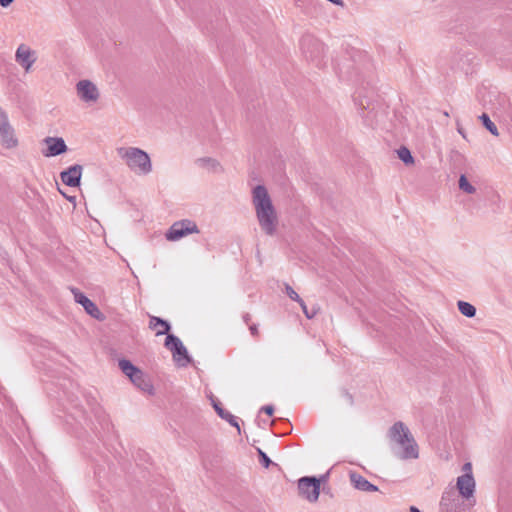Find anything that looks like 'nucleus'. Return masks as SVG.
Instances as JSON below:
<instances>
[{
	"label": "nucleus",
	"mask_w": 512,
	"mask_h": 512,
	"mask_svg": "<svg viewBox=\"0 0 512 512\" xmlns=\"http://www.w3.org/2000/svg\"><path fill=\"white\" fill-rule=\"evenodd\" d=\"M300 495L309 502H316L320 495V480L316 477H302L298 480Z\"/></svg>",
	"instance_id": "nucleus-8"
},
{
	"label": "nucleus",
	"mask_w": 512,
	"mask_h": 512,
	"mask_svg": "<svg viewBox=\"0 0 512 512\" xmlns=\"http://www.w3.org/2000/svg\"><path fill=\"white\" fill-rule=\"evenodd\" d=\"M479 119L482 121V124L485 126V128L494 136H498V129L496 125L491 121L489 116L485 113H483Z\"/></svg>",
	"instance_id": "nucleus-25"
},
{
	"label": "nucleus",
	"mask_w": 512,
	"mask_h": 512,
	"mask_svg": "<svg viewBox=\"0 0 512 512\" xmlns=\"http://www.w3.org/2000/svg\"><path fill=\"white\" fill-rule=\"evenodd\" d=\"M463 474L456 479V488L459 496L467 503L469 508L473 507L476 503V481L473 475L472 464L466 462L462 466Z\"/></svg>",
	"instance_id": "nucleus-4"
},
{
	"label": "nucleus",
	"mask_w": 512,
	"mask_h": 512,
	"mask_svg": "<svg viewBox=\"0 0 512 512\" xmlns=\"http://www.w3.org/2000/svg\"><path fill=\"white\" fill-rule=\"evenodd\" d=\"M214 409L216 411V413L219 415V411H223L224 409L221 407L220 403H218L217 405H214Z\"/></svg>",
	"instance_id": "nucleus-34"
},
{
	"label": "nucleus",
	"mask_w": 512,
	"mask_h": 512,
	"mask_svg": "<svg viewBox=\"0 0 512 512\" xmlns=\"http://www.w3.org/2000/svg\"><path fill=\"white\" fill-rule=\"evenodd\" d=\"M301 48L303 53L311 60L317 58L318 54L323 49L322 44L311 37L303 38L301 42Z\"/></svg>",
	"instance_id": "nucleus-12"
},
{
	"label": "nucleus",
	"mask_w": 512,
	"mask_h": 512,
	"mask_svg": "<svg viewBox=\"0 0 512 512\" xmlns=\"http://www.w3.org/2000/svg\"><path fill=\"white\" fill-rule=\"evenodd\" d=\"M442 512H468L469 507L460 496L455 495L453 490L444 491L440 501Z\"/></svg>",
	"instance_id": "nucleus-9"
},
{
	"label": "nucleus",
	"mask_w": 512,
	"mask_h": 512,
	"mask_svg": "<svg viewBox=\"0 0 512 512\" xmlns=\"http://www.w3.org/2000/svg\"><path fill=\"white\" fill-rule=\"evenodd\" d=\"M199 233L197 224L189 219L174 222L165 234L168 241H178L183 237Z\"/></svg>",
	"instance_id": "nucleus-7"
},
{
	"label": "nucleus",
	"mask_w": 512,
	"mask_h": 512,
	"mask_svg": "<svg viewBox=\"0 0 512 512\" xmlns=\"http://www.w3.org/2000/svg\"><path fill=\"white\" fill-rule=\"evenodd\" d=\"M457 130H458L459 134H460L464 139H466V134H465V132L463 131V129H462V128H460V127H458V129H457Z\"/></svg>",
	"instance_id": "nucleus-35"
},
{
	"label": "nucleus",
	"mask_w": 512,
	"mask_h": 512,
	"mask_svg": "<svg viewBox=\"0 0 512 512\" xmlns=\"http://www.w3.org/2000/svg\"><path fill=\"white\" fill-rule=\"evenodd\" d=\"M285 291H286V294L288 295V297L290 299H292L293 301H295L297 303H301L303 301V299L298 295V293L291 286L286 285Z\"/></svg>",
	"instance_id": "nucleus-27"
},
{
	"label": "nucleus",
	"mask_w": 512,
	"mask_h": 512,
	"mask_svg": "<svg viewBox=\"0 0 512 512\" xmlns=\"http://www.w3.org/2000/svg\"><path fill=\"white\" fill-rule=\"evenodd\" d=\"M45 143L47 145V150L44 152V155L47 157L57 156L67 150L65 141L62 138L48 137L45 139Z\"/></svg>",
	"instance_id": "nucleus-13"
},
{
	"label": "nucleus",
	"mask_w": 512,
	"mask_h": 512,
	"mask_svg": "<svg viewBox=\"0 0 512 512\" xmlns=\"http://www.w3.org/2000/svg\"><path fill=\"white\" fill-rule=\"evenodd\" d=\"M457 307L465 317L472 318L476 315V308L469 302L460 300L457 302Z\"/></svg>",
	"instance_id": "nucleus-21"
},
{
	"label": "nucleus",
	"mask_w": 512,
	"mask_h": 512,
	"mask_svg": "<svg viewBox=\"0 0 512 512\" xmlns=\"http://www.w3.org/2000/svg\"><path fill=\"white\" fill-rule=\"evenodd\" d=\"M196 165L210 173H218L223 171L220 162L212 157L198 158L196 160Z\"/></svg>",
	"instance_id": "nucleus-16"
},
{
	"label": "nucleus",
	"mask_w": 512,
	"mask_h": 512,
	"mask_svg": "<svg viewBox=\"0 0 512 512\" xmlns=\"http://www.w3.org/2000/svg\"><path fill=\"white\" fill-rule=\"evenodd\" d=\"M130 381L141 391L149 395H154V386L142 370L135 374Z\"/></svg>",
	"instance_id": "nucleus-14"
},
{
	"label": "nucleus",
	"mask_w": 512,
	"mask_h": 512,
	"mask_svg": "<svg viewBox=\"0 0 512 512\" xmlns=\"http://www.w3.org/2000/svg\"><path fill=\"white\" fill-rule=\"evenodd\" d=\"M459 189L466 194H474L476 192V188L468 181L464 174L460 175Z\"/></svg>",
	"instance_id": "nucleus-24"
},
{
	"label": "nucleus",
	"mask_w": 512,
	"mask_h": 512,
	"mask_svg": "<svg viewBox=\"0 0 512 512\" xmlns=\"http://www.w3.org/2000/svg\"><path fill=\"white\" fill-rule=\"evenodd\" d=\"M18 139L15 136L14 131L0 134V145L5 149H11L16 147Z\"/></svg>",
	"instance_id": "nucleus-19"
},
{
	"label": "nucleus",
	"mask_w": 512,
	"mask_h": 512,
	"mask_svg": "<svg viewBox=\"0 0 512 512\" xmlns=\"http://www.w3.org/2000/svg\"><path fill=\"white\" fill-rule=\"evenodd\" d=\"M244 320H245L246 322H248V321H249V315H246V316L244 317Z\"/></svg>",
	"instance_id": "nucleus-38"
},
{
	"label": "nucleus",
	"mask_w": 512,
	"mask_h": 512,
	"mask_svg": "<svg viewBox=\"0 0 512 512\" xmlns=\"http://www.w3.org/2000/svg\"><path fill=\"white\" fill-rule=\"evenodd\" d=\"M261 411L265 412L267 415L271 416L274 412V408L271 405H266L261 408Z\"/></svg>",
	"instance_id": "nucleus-30"
},
{
	"label": "nucleus",
	"mask_w": 512,
	"mask_h": 512,
	"mask_svg": "<svg viewBox=\"0 0 512 512\" xmlns=\"http://www.w3.org/2000/svg\"><path fill=\"white\" fill-rule=\"evenodd\" d=\"M258 452L261 459V463L265 468H268L271 463L270 458L262 450L259 449Z\"/></svg>",
	"instance_id": "nucleus-29"
},
{
	"label": "nucleus",
	"mask_w": 512,
	"mask_h": 512,
	"mask_svg": "<svg viewBox=\"0 0 512 512\" xmlns=\"http://www.w3.org/2000/svg\"><path fill=\"white\" fill-rule=\"evenodd\" d=\"M397 155H398L399 159L406 165L414 164V158H413L410 150L407 147H404V146L400 147L397 150Z\"/></svg>",
	"instance_id": "nucleus-22"
},
{
	"label": "nucleus",
	"mask_w": 512,
	"mask_h": 512,
	"mask_svg": "<svg viewBox=\"0 0 512 512\" xmlns=\"http://www.w3.org/2000/svg\"><path fill=\"white\" fill-rule=\"evenodd\" d=\"M388 436L396 457L401 460H414L419 457V446L403 422H395L389 429Z\"/></svg>",
	"instance_id": "nucleus-2"
},
{
	"label": "nucleus",
	"mask_w": 512,
	"mask_h": 512,
	"mask_svg": "<svg viewBox=\"0 0 512 512\" xmlns=\"http://www.w3.org/2000/svg\"><path fill=\"white\" fill-rule=\"evenodd\" d=\"M119 368L121 371L129 378L131 379L135 374H137L140 369L133 365L129 360L121 359L118 362Z\"/></svg>",
	"instance_id": "nucleus-20"
},
{
	"label": "nucleus",
	"mask_w": 512,
	"mask_h": 512,
	"mask_svg": "<svg viewBox=\"0 0 512 512\" xmlns=\"http://www.w3.org/2000/svg\"><path fill=\"white\" fill-rule=\"evenodd\" d=\"M14 131L5 111L0 108V134Z\"/></svg>",
	"instance_id": "nucleus-23"
},
{
	"label": "nucleus",
	"mask_w": 512,
	"mask_h": 512,
	"mask_svg": "<svg viewBox=\"0 0 512 512\" xmlns=\"http://www.w3.org/2000/svg\"><path fill=\"white\" fill-rule=\"evenodd\" d=\"M71 292L74 296L75 302L80 304L87 314L98 320L103 318V315L96 304L91 301L84 293H82L77 288H71Z\"/></svg>",
	"instance_id": "nucleus-10"
},
{
	"label": "nucleus",
	"mask_w": 512,
	"mask_h": 512,
	"mask_svg": "<svg viewBox=\"0 0 512 512\" xmlns=\"http://www.w3.org/2000/svg\"><path fill=\"white\" fill-rule=\"evenodd\" d=\"M165 346L172 352L173 360L178 367H186L191 362L186 347L182 341L173 334H167Z\"/></svg>",
	"instance_id": "nucleus-6"
},
{
	"label": "nucleus",
	"mask_w": 512,
	"mask_h": 512,
	"mask_svg": "<svg viewBox=\"0 0 512 512\" xmlns=\"http://www.w3.org/2000/svg\"><path fill=\"white\" fill-rule=\"evenodd\" d=\"M116 153L125 167L136 176H148L153 171L150 155L136 146H120Z\"/></svg>",
	"instance_id": "nucleus-3"
},
{
	"label": "nucleus",
	"mask_w": 512,
	"mask_h": 512,
	"mask_svg": "<svg viewBox=\"0 0 512 512\" xmlns=\"http://www.w3.org/2000/svg\"><path fill=\"white\" fill-rule=\"evenodd\" d=\"M299 305L301 306V309L303 311V313L305 314V316L308 318V319H312L315 317V315L317 314L318 310L317 309H312V310H308L306 304L304 301H302L301 303H299Z\"/></svg>",
	"instance_id": "nucleus-28"
},
{
	"label": "nucleus",
	"mask_w": 512,
	"mask_h": 512,
	"mask_svg": "<svg viewBox=\"0 0 512 512\" xmlns=\"http://www.w3.org/2000/svg\"><path fill=\"white\" fill-rule=\"evenodd\" d=\"M251 201L261 230L268 236L277 232L279 217L271 195L264 185L252 189Z\"/></svg>",
	"instance_id": "nucleus-1"
},
{
	"label": "nucleus",
	"mask_w": 512,
	"mask_h": 512,
	"mask_svg": "<svg viewBox=\"0 0 512 512\" xmlns=\"http://www.w3.org/2000/svg\"><path fill=\"white\" fill-rule=\"evenodd\" d=\"M211 401H212V405H213V406H214V405H217V404L219 403V402H217V401H216L215 399H213V398L211 399Z\"/></svg>",
	"instance_id": "nucleus-37"
},
{
	"label": "nucleus",
	"mask_w": 512,
	"mask_h": 512,
	"mask_svg": "<svg viewBox=\"0 0 512 512\" xmlns=\"http://www.w3.org/2000/svg\"><path fill=\"white\" fill-rule=\"evenodd\" d=\"M12 2H13V0H0V5H1L3 8H6V7H8Z\"/></svg>",
	"instance_id": "nucleus-31"
},
{
	"label": "nucleus",
	"mask_w": 512,
	"mask_h": 512,
	"mask_svg": "<svg viewBox=\"0 0 512 512\" xmlns=\"http://www.w3.org/2000/svg\"><path fill=\"white\" fill-rule=\"evenodd\" d=\"M250 331H251L252 335H254V336L258 335V328H257L256 325H251L250 326Z\"/></svg>",
	"instance_id": "nucleus-32"
},
{
	"label": "nucleus",
	"mask_w": 512,
	"mask_h": 512,
	"mask_svg": "<svg viewBox=\"0 0 512 512\" xmlns=\"http://www.w3.org/2000/svg\"><path fill=\"white\" fill-rule=\"evenodd\" d=\"M83 167L79 164L70 166L60 173L62 182L69 187H78L82 177Z\"/></svg>",
	"instance_id": "nucleus-11"
},
{
	"label": "nucleus",
	"mask_w": 512,
	"mask_h": 512,
	"mask_svg": "<svg viewBox=\"0 0 512 512\" xmlns=\"http://www.w3.org/2000/svg\"><path fill=\"white\" fill-rule=\"evenodd\" d=\"M60 192L63 194V196H64L68 201H70V202H75L76 198H75L74 196L66 195V194H64L62 191H60Z\"/></svg>",
	"instance_id": "nucleus-33"
},
{
	"label": "nucleus",
	"mask_w": 512,
	"mask_h": 512,
	"mask_svg": "<svg viewBox=\"0 0 512 512\" xmlns=\"http://www.w3.org/2000/svg\"><path fill=\"white\" fill-rule=\"evenodd\" d=\"M31 52L30 48L24 44L20 45L16 51V61L28 70L31 66Z\"/></svg>",
	"instance_id": "nucleus-17"
},
{
	"label": "nucleus",
	"mask_w": 512,
	"mask_h": 512,
	"mask_svg": "<svg viewBox=\"0 0 512 512\" xmlns=\"http://www.w3.org/2000/svg\"><path fill=\"white\" fill-rule=\"evenodd\" d=\"M410 512H421V511L417 507L411 506L410 507Z\"/></svg>",
	"instance_id": "nucleus-36"
},
{
	"label": "nucleus",
	"mask_w": 512,
	"mask_h": 512,
	"mask_svg": "<svg viewBox=\"0 0 512 512\" xmlns=\"http://www.w3.org/2000/svg\"><path fill=\"white\" fill-rule=\"evenodd\" d=\"M149 327L155 331L157 336L168 334L170 330V325L167 321L155 316L150 318Z\"/></svg>",
	"instance_id": "nucleus-18"
},
{
	"label": "nucleus",
	"mask_w": 512,
	"mask_h": 512,
	"mask_svg": "<svg viewBox=\"0 0 512 512\" xmlns=\"http://www.w3.org/2000/svg\"><path fill=\"white\" fill-rule=\"evenodd\" d=\"M75 92L78 99L87 105H94L100 99L98 86L89 79H81L75 85Z\"/></svg>",
	"instance_id": "nucleus-5"
},
{
	"label": "nucleus",
	"mask_w": 512,
	"mask_h": 512,
	"mask_svg": "<svg viewBox=\"0 0 512 512\" xmlns=\"http://www.w3.org/2000/svg\"><path fill=\"white\" fill-rule=\"evenodd\" d=\"M350 481L356 489L361 491L375 492L378 490L377 486L373 485L367 479L357 473L350 474Z\"/></svg>",
	"instance_id": "nucleus-15"
},
{
	"label": "nucleus",
	"mask_w": 512,
	"mask_h": 512,
	"mask_svg": "<svg viewBox=\"0 0 512 512\" xmlns=\"http://www.w3.org/2000/svg\"><path fill=\"white\" fill-rule=\"evenodd\" d=\"M218 416L220 418H222L223 420L227 421L232 426L236 427L238 432L240 433V426L238 424L237 418L233 414H231L228 411L223 410V411H219Z\"/></svg>",
	"instance_id": "nucleus-26"
}]
</instances>
